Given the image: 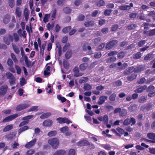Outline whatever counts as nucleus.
I'll use <instances>...</instances> for the list:
<instances>
[{
    "instance_id": "f257e3e1",
    "label": "nucleus",
    "mask_w": 155,
    "mask_h": 155,
    "mask_svg": "<svg viewBox=\"0 0 155 155\" xmlns=\"http://www.w3.org/2000/svg\"><path fill=\"white\" fill-rule=\"evenodd\" d=\"M48 143L54 149H57L59 144V141L58 139L56 138L50 139L48 140Z\"/></svg>"
},
{
    "instance_id": "f03ea898",
    "label": "nucleus",
    "mask_w": 155,
    "mask_h": 155,
    "mask_svg": "<svg viewBox=\"0 0 155 155\" xmlns=\"http://www.w3.org/2000/svg\"><path fill=\"white\" fill-rule=\"evenodd\" d=\"M118 42L117 40L114 39L108 42L106 45L105 48L107 50L111 49L114 46L117 45Z\"/></svg>"
},
{
    "instance_id": "7ed1b4c3",
    "label": "nucleus",
    "mask_w": 155,
    "mask_h": 155,
    "mask_svg": "<svg viewBox=\"0 0 155 155\" xmlns=\"http://www.w3.org/2000/svg\"><path fill=\"white\" fill-rule=\"evenodd\" d=\"M8 87L7 85L4 84L0 87V96H3L7 93Z\"/></svg>"
},
{
    "instance_id": "20e7f679",
    "label": "nucleus",
    "mask_w": 155,
    "mask_h": 155,
    "mask_svg": "<svg viewBox=\"0 0 155 155\" xmlns=\"http://www.w3.org/2000/svg\"><path fill=\"white\" fill-rule=\"evenodd\" d=\"M4 42L7 45H10V41H13V38L12 36L11 35H8L4 36L3 38Z\"/></svg>"
},
{
    "instance_id": "39448f33",
    "label": "nucleus",
    "mask_w": 155,
    "mask_h": 155,
    "mask_svg": "<svg viewBox=\"0 0 155 155\" xmlns=\"http://www.w3.org/2000/svg\"><path fill=\"white\" fill-rule=\"evenodd\" d=\"M56 120L58 121V123L60 124L66 123L69 124V123H72L68 118L66 117H59L56 119Z\"/></svg>"
},
{
    "instance_id": "423d86ee",
    "label": "nucleus",
    "mask_w": 155,
    "mask_h": 155,
    "mask_svg": "<svg viewBox=\"0 0 155 155\" xmlns=\"http://www.w3.org/2000/svg\"><path fill=\"white\" fill-rule=\"evenodd\" d=\"M30 106V104L28 103L20 104L17 107L16 110L17 111H20L27 108Z\"/></svg>"
},
{
    "instance_id": "0eeeda50",
    "label": "nucleus",
    "mask_w": 155,
    "mask_h": 155,
    "mask_svg": "<svg viewBox=\"0 0 155 155\" xmlns=\"http://www.w3.org/2000/svg\"><path fill=\"white\" fill-rule=\"evenodd\" d=\"M83 50L84 51H88V54H93V52L92 51H91V47L88 45L87 44L85 43L82 47Z\"/></svg>"
},
{
    "instance_id": "6e6552de",
    "label": "nucleus",
    "mask_w": 155,
    "mask_h": 155,
    "mask_svg": "<svg viewBox=\"0 0 155 155\" xmlns=\"http://www.w3.org/2000/svg\"><path fill=\"white\" fill-rule=\"evenodd\" d=\"M18 116L17 114H15L13 115H12L5 118L3 120V122H6L12 120L13 119L17 117Z\"/></svg>"
},
{
    "instance_id": "1a4fd4ad",
    "label": "nucleus",
    "mask_w": 155,
    "mask_h": 155,
    "mask_svg": "<svg viewBox=\"0 0 155 155\" xmlns=\"http://www.w3.org/2000/svg\"><path fill=\"white\" fill-rule=\"evenodd\" d=\"M153 104L151 103L147 104L146 106L145 105H143L141 107V109L144 110L145 109L147 111L149 110L150 108L152 107Z\"/></svg>"
},
{
    "instance_id": "9d476101",
    "label": "nucleus",
    "mask_w": 155,
    "mask_h": 155,
    "mask_svg": "<svg viewBox=\"0 0 155 155\" xmlns=\"http://www.w3.org/2000/svg\"><path fill=\"white\" fill-rule=\"evenodd\" d=\"M36 139L34 138L25 145V147L30 148L33 146L36 141Z\"/></svg>"
},
{
    "instance_id": "9b49d317",
    "label": "nucleus",
    "mask_w": 155,
    "mask_h": 155,
    "mask_svg": "<svg viewBox=\"0 0 155 155\" xmlns=\"http://www.w3.org/2000/svg\"><path fill=\"white\" fill-rule=\"evenodd\" d=\"M66 153V151L65 150L60 149L56 151L53 155H64Z\"/></svg>"
},
{
    "instance_id": "f8f14e48",
    "label": "nucleus",
    "mask_w": 155,
    "mask_h": 155,
    "mask_svg": "<svg viewBox=\"0 0 155 155\" xmlns=\"http://www.w3.org/2000/svg\"><path fill=\"white\" fill-rule=\"evenodd\" d=\"M147 88V85H144L143 86L140 87L134 90V92L136 93H141L144 90L146 89Z\"/></svg>"
},
{
    "instance_id": "ddd939ff",
    "label": "nucleus",
    "mask_w": 155,
    "mask_h": 155,
    "mask_svg": "<svg viewBox=\"0 0 155 155\" xmlns=\"http://www.w3.org/2000/svg\"><path fill=\"white\" fill-rule=\"evenodd\" d=\"M107 97L106 96H101L99 98V101L97 102V104L99 105L102 104L107 99Z\"/></svg>"
},
{
    "instance_id": "4468645a",
    "label": "nucleus",
    "mask_w": 155,
    "mask_h": 155,
    "mask_svg": "<svg viewBox=\"0 0 155 155\" xmlns=\"http://www.w3.org/2000/svg\"><path fill=\"white\" fill-rule=\"evenodd\" d=\"M134 67L133 66L130 67L125 70L124 71V74L127 75L130 73H132L133 72H134Z\"/></svg>"
},
{
    "instance_id": "2eb2a0df",
    "label": "nucleus",
    "mask_w": 155,
    "mask_h": 155,
    "mask_svg": "<svg viewBox=\"0 0 155 155\" xmlns=\"http://www.w3.org/2000/svg\"><path fill=\"white\" fill-rule=\"evenodd\" d=\"M73 71L74 73V76L76 77H78L83 75V74L79 72V70L78 67H75L73 69Z\"/></svg>"
},
{
    "instance_id": "dca6fc26",
    "label": "nucleus",
    "mask_w": 155,
    "mask_h": 155,
    "mask_svg": "<svg viewBox=\"0 0 155 155\" xmlns=\"http://www.w3.org/2000/svg\"><path fill=\"white\" fill-rule=\"evenodd\" d=\"M52 121L50 120H47L45 121L43 123V125L44 126L48 127L52 125Z\"/></svg>"
},
{
    "instance_id": "f3484780",
    "label": "nucleus",
    "mask_w": 155,
    "mask_h": 155,
    "mask_svg": "<svg viewBox=\"0 0 155 155\" xmlns=\"http://www.w3.org/2000/svg\"><path fill=\"white\" fill-rule=\"evenodd\" d=\"M137 76V75L135 74H133L131 75H128L127 77V79L128 81H132L135 79Z\"/></svg>"
},
{
    "instance_id": "a211bd4d",
    "label": "nucleus",
    "mask_w": 155,
    "mask_h": 155,
    "mask_svg": "<svg viewBox=\"0 0 155 155\" xmlns=\"http://www.w3.org/2000/svg\"><path fill=\"white\" fill-rule=\"evenodd\" d=\"M88 143V142L86 140H84L78 142L77 144L79 146H82L86 145H87Z\"/></svg>"
},
{
    "instance_id": "6ab92c4d",
    "label": "nucleus",
    "mask_w": 155,
    "mask_h": 155,
    "mask_svg": "<svg viewBox=\"0 0 155 155\" xmlns=\"http://www.w3.org/2000/svg\"><path fill=\"white\" fill-rule=\"evenodd\" d=\"M16 15L18 17L21 16V10L19 7H17L15 11Z\"/></svg>"
},
{
    "instance_id": "aec40b11",
    "label": "nucleus",
    "mask_w": 155,
    "mask_h": 155,
    "mask_svg": "<svg viewBox=\"0 0 155 155\" xmlns=\"http://www.w3.org/2000/svg\"><path fill=\"white\" fill-rule=\"evenodd\" d=\"M147 99L146 96H142L140 97L138 100V101L140 103H143L145 102Z\"/></svg>"
},
{
    "instance_id": "412c9836",
    "label": "nucleus",
    "mask_w": 155,
    "mask_h": 155,
    "mask_svg": "<svg viewBox=\"0 0 155 155\" xmlns=\"http://www.w3.org/2000/svg\"><path fill=\"white\" fill-rule=\"evenodd\" d=\"M88 67V64L87 63H83L79 65V68L81 71H84L86 70Z\"/></svg>"
},
{
    "instance_id": "4be33fe9",
    "label": "nucleus",
    "mask_w": 155,
    "mask_h": 155,
    "mask_svg": "<svg viewBox=\"0 0 155 155\" xmlns=\"http://www.w3.org/2000/svg\"><path fill=\"white\" fill-rule=\"evenodd\" d=\"M13 49L15 52L17 54H18L20 53V50L19 48L14 44H12Z\"/></svg>"
},
{
    "instance_id": "5701e85b",
    "label": "nucleus",
    "mask_w": 155,
    "mask_h": 155,
    "mask_svg": "<svg viewBox=\"0 0 155 155\" xmlns=\"http://www.w3.org/2000/svg\"><path fill=\"white\" fill-rule=\"evenodd\" d=\"M51 115V113L50 112H47L41 115L40 118L41 119H44L49 117Z\"/></svg>"
},
{
    "instance_id": "b1692460",
    "label": "nucleus",
    "mask_w": 155,
    "mask_h": 155,
    "mask_svg": "<svg viewBox=\"0 0 155 155\" xmlns=\"http://www.w3.org/2000/svg\"><path fill=\"white\" fill-rule=\"evenodd\" d=\"M24 15L25 17V20L26 21H27L28 18L29 13L28 10L26 8H25L24 9Z\"/></svg>"
},
{
    "instance_id": "393cba45",
    "label": "nucleus",
    "mask_w": 155,
    "mask_h": 155,
    "mask_svg": "<svg viewBox=\"0 0 155 155\" xmlns=\"http://www.w3.org/2000/svg\"><path fill=\"white\" fill-rule=\"evenodd\" d=\"M128 109L131 112H133L137 110V105L135 104L131 105L129 107Z\"/></svg>"
},
{
    "instance_id": "a878e982",
    "label": "nucleus",
    "mask_w": 155,
    "mask_h": 155,
    "mask_svg": "<svg viewBox=\"0 0 155 155\" xmlns=\"http://www.w3.org/2000/svg\"><path fill=\"white\" fill-rule=\"evenodd\" d=\"M147 136L148 138L155 140V134L152 133H149L147 134Z\"/></svg>"
},
{
    "instance_id": "bb28decb",
    "label": "nucleus",
    "mask_w": 155,
    "mask_h": 155,
    "mask_svg": "<svg viewBox=\"0 0 155 155\" xmlns=\"http://www.w3.org/2000/svg\"><path fill=\"white\" fill-rule=\"evenodd\" d=\"M10 19V16L8 15H5L4 17L3 22L4 23L7 24L9 22Z\"/></svg>"
},
{
    "instance_id": "cd10ccee",
    "label": "nucleus",
    "mask_w": 155,
    "mask_h": 155,
    "mask_svg": "<svg viewBox=\"0 0 155 155\" xmlns=\"http://www.w3.org/2000/svg\"><path fill=\"white\" fill-rule=\"evenodd\" d=\"M119 8L121 10H127L130 9V7L128 5H122L119 6Z\"/></svg>"
},
{
    "instance_id": "c85d7f7f",
    "label": "nucleus",
    "mask_w": 155,
    "mask_h": 155,
    "mask_svg": "<svg viewBox=\"0 0 155 155\" xmlns=\"http://www.w3.org/2000/svg\"><path fill=\"white\" fill-rule=\"evenodd\" d=\"M54 21H53L51 24L50 23L48 24L47 25V28L48 30H50L53 28L54 25Z\"/></svg>"
},
{
    "instance_id": "c756f323",
    "label": "nucleus",
    "mask_w": 155,
    "mask_h": 155,
    "mask_svg": "<svg viewBox=\"0 0 155 155\" xmlns=\"http://www.w3.org/2000/svg\"><path fill=\"white\" fill-rule=\"evenodd\" d=\"M127 111L126 110L123 109L120 111V116L122 117H124L127 114Z\"/></svg>"
},
{
    "instance_id": "7c9ffc66",
    "label": "nucleus",
    "mask_w": 155,
    "mask_h": 155,
    "mask_svg": "<svg viewBox=\"0 0 155 155\" xmlns=\"http://www.w3.org/2000/svg\"><path fill=\"white\" fill-rule=\"evenodd\" d=\"M12 128L13 125H8L4 128L3 131L4 132L7 131L12 129Z\"/></svg>"
},
{
    "instance_id": "2f4dec72",
    "label": "nucleus",
    "mask_w": 155,
    "mask_h": 155,
    "mask_svg": "<svg viewBox=\"0 0 155 155\" xmlns=\"http://www.w3.org/2000/svg\"><path fill=\"white\" fill-rule=\"evenodd\" d=\"M155 80V76L151 78L150 77L148 78L147 81L146 82V84H149L150 83L153 82Z\"/></svg>"
},
{
    "instance_id": "473e14b6",
    "label": "nucleus",
    "mask_w": 155,
    "mask_h": 155,
    "mask_svg": "<svg viewBox=\"0 0 155 155\" xmlns=\"http://www.w3.org/2000/svg\"><path fill=\"white\" fill-rule=\"evenodd\" d=\"M125 54L124 51L120 52L117 54V57L119 59H121L123 58L125 55Z\"/></svg>"
},
{
    "instance_id": "72a5a7b5",
    "label": "nucleus",
    "mask_w": 155,
    "mask_h": 155,
    "mask_svg": "<svg viewBox=\"0 0 155 155\" xmlns=\"http://www.w3.org/2000/svg\"><path fill=\"white\" fill-rule=\"evenodd\" d=\"M146 81V79L144 77H142L139 80H138L137 83L138 84H142L144 83Z\"/></svg>"
},
{
    "instance_id": "f704fd0d",
    "label": "nucleus",
    "mask_w": 155,
    "mask_h": 155,
    "mask_svg": "<svg viewBox=\"0 0 155 155\" xmlns=\"http://www.w3.org/2000/svg\"><path fill=\"white\" fill-rule=\"evenodd\" d=\"M9 6L11 8H13L15 5L14 0H8Z\"/></svg>"
},
{
    "instance_id": "c9c22d12",
    "label": "nucleus",
    "mask_w": 155,
    "mask_h": 155,
    "mask_svg": "<svg viewBox=\"0 0 155 155\" xmlns=\"http://www.w3.org/2000/svg\"><path fill=\"white\" fill-rule=\"evenodd\" d=\"M153 58L152 54H148L144 57V60L147 61L149 60H151Z\"/></svg>"
},
{
    "instance_id": "e433bc0d",
    "label": "nucleus",
    "mask_w": 155,
    "mask_h": 155,
    "mask_svg": "<svg viewBox=\"0 0 155 155\" xmlns=\"http://www.w3.org/2000/svg\"><path fill=\"white\" fill-rule=\"evenodd\" d=\"M50 15V14H47L45 15L44 17L43 21L46 23L48 21V19L49 18Z\"/></svg>"
},
{
    "instance_id": "4c0bfd02",
    "label": "nucleus",
    "mask_w": 155,
    "mask_h": 155,
    "mask_svg": "<svg viewBox=\"0 0 155 155\" xmlns=\"http://www.w3.org/2000/svg\"><path fill=\"white\" fill-rule=\"evenodd\" d=\"M34 117V116L33 115H28L24 117H23L21 119L22 120L26 121L27 120H29L30 119Z\"/></svg>"
},
{
    "instance_id": "58836bf2",
    "label": "nucleus",
    "mask_w": 155,
    "mask_h": 155,
    "mask_svg": "<svg viewBox=\"0 0 155 155\" xmlns=\"http://www.w3.org/2000/svg\"><path fill=\"white\" fill-rule=\"evenodd\" d=\"M119 28V26L117 24L113 25L111 28V31H116Z\"/></svg>"
},
{
    "instance_id": "ea45409f",
    "label": "nucleus",
    "mask_w": 155,
    "mask_h": 155,
    "mask_svg": "<svg viewBox=\"0 0 155 155\" xmlns=\"http://www.w3.org/2000/svg\"><path fill=\"white\" fill-rule=\"evenodd\" d=\"M57 134V132L55 130L51 131L48 133V135L49 137H52L55 136Z\"/></svg>"
},
{
    "instance_id": "a19ab883",
    "label": "nucleus",
    "mask_w": 155,
    "mask_h": 155,
    "mask_svg": "<svg viewBox=\"0 0 155 155\" xmlns=\"http://www.w3.org/2000/svg\"><path fill=\"white\" fill-rule=\"evenodd\" d=\"M143 68L142 67H137L136 68H134V72H139L143 71Z\"/></svg>"
},
{
    "instance_id": "79ce46f5",
    "label": "nucleus",
    "mask_w": 155,
    "mask_h": 155,
    "mask_svg": "<svg viewBox=\"0 0 155 155\" xmlns=\"http://www.w3.org/2000/svg\"><path fill=\"white\" fill-rule=\"evenodd\" d=\"M84 89L86 90H89L91 89V86L88 84H86L84 85Z\"/></svg>"
},
{
    "instance_id": "37998d69",
    "label": "nucleus",
    "mask_w": 155,
    "mask_h": 155,
    "mask_svg": "<svg viewBox=\"0 0 155 155\" xmlns=\"http://www.w3.org/2000/svg\"><path fill=\"white\" fill-rule=\"evenodd\" d=\"M134 58L136 59L140 58L141 56V54L140 52H138L134 55Z\"/></svg>"
},
{
    "instance_id": "c03bdc74",
    "label": "nucleus",
    "mask_w": 155,
    "mask_h": 155,
    "mask_svg": "<svg viewBox=\"0 0 155 155\" xmlns=\"http://www.w3.org/2000/svg\"><path fill=\"white\" fill-rule=\"evenodd\" d=\"M130 119L129 118L126 119L123 122V124L125 126H127L130 124Z\"/></svg>"
},
{
    "instance_id": "a18cd8bd",
    "label": "nucleus",
    "mask_w": 155,
    "mask_h": 155,
    "mask_svg": "<svg viewBox=\"0 0 155 155\" xmlns=\"http://www.w3.org/2000/svg\"><path fill=\"white\" fill-rule=\"evenodd\" d=\"M71 28V27L70 26L66 27L62 29V31L64 33H67Z\"/></svg>"
},
{
    "instance_id": "49530a36",
    "label": "nucleus",
    "mask_w": 155,
    "mask_h": 155,
    "mask_svg": "<svg viewBox=\"0 0 155 155\" xmlns=\"http://www.w3.org/2000/svg\"><path fill=\"white\" fill-rule=\"evenodd\" d=\"M94 24V23L92 21H90L88 22H85L84 23V25L87 27L89 26H91L93 25Z\"/></svg>"
},
{
    "instance_id": "de8ad7c7",
    "label": "nucleus",
    "mask_w": 155,
    "mask_h": 155,
    "mask_svg": "<svg viewBox=\"0 0 155 155\" xmlns=\"http://www.w3.org/2000/svg\"><path fill=\"white\" fill-rule=\"evenodd\" d=\"M116 94L115 93H113L109 97V100L111 101H114L115 100Z\"/></svg>"
},
{
    "instance_id": "09e8293b",
    "label": "nucleus",
    "mask_w": 155,
    "mask_h": 155,
    "mask_svg": "<svg viewBox=\"0 0 155 155\" xmlns=\"http://www.w3.org/2000/svg\"><path fill=\"white\" fill-rule=\"evenodd\" d=\"M6 75L7 78L9 80L15 77L12 74L9 72H7Z\"/></svg>"
},
{
    "instance_id": "8fccbe9b",
    "label": "nucleus",
    "mask_w": 155,
    "mask_h": 155,
    "mask_svg": "<svg viewBox=\"0 0 155 155\" xmlns=\"http://www.w3.org/2000/svg\"><path fill=\"white\" fill-rule=\"evenodd\" d=\"M11 56L12 59L14 61L15 63H17L18 62V60L16 58L15 55L13 53H11Z\"/></svg>"
},
{
    "instance_id": "3c124183",
    "label": "nucleus",
    "mask_w": 155,
    "mask_h": 155,
    "mask_svg": "<svg viewBox=\"0 0 155 155\" xmlns=\"http://www.w3.org/2000/svg\"><path fill=\"white\" fill-rule=\"evenodd\" d=\"M68 128L67 126H65L59 129V130L61 132L64 133L65 132L68 131Z\"/></svg>"
},
{
    "instance_id": "603ef678",
    "label": "nucleus",
    "mask_w": 155,
    "mask_h": 155,
    "mask_svg": "<svg viewBox=\"0 0 155 155\" xmlns=\"http://www.w3.org/2000/svg\"><path fill=\"white\" fill-rule=\"evenodd\" d=\"M128 66V64L127 63H124L122 64L121 66L119 67V69L120 70H123L127 68Z\"/></svg>"
},
{
    "instance_id": "864d4df0",
    "label": "nucleus",
    "mask_w": 155,
    "mask_h": 155,
    "mask_svg": "<svg viewBox=\"0 0 155 155\" xmlns=\"http://www.w3.org/2000/svg\"><path fill=\"white\" fill-rule=\"evenodd\" d=\"M146 42V41L145 40L140 41L138 42V46L139 47H142Z\"/></svg>"
},
{
    "instance_id": "5fc2aeb1",
    "label": "nucleus",
    "mask_w": 155,
    "mask_h": 155,
    "mask_svg": "<svg viewBox=\"0 0 155 155\" xmlns=\"http://www.w3.org/2000/svg\"><path fill=\"white\" fill-rule=\"evenodd\" d=\"M135 44L134 43H132V44H130V45L128 46L126 48V50H128L129 49H131L132 48H134L135 47Z\"/></svg>"
},
{
    "instance_id": "6e6d98bb",
    "label": "nucleus",
    "mask_w": 155,
    "mask_h": 155,
    "mask_svg": "<svg viewBox=\"0 0 155 155\" xmlns=\"http://www.w3.org/2000/svg\"><path fill=\"white\" fill-rule=\"evenodd\" d=\"M28 126H24L21 128L19 130V133H21V132L25 131V130H28Z\"/></svg>"
},
{
    "instance_id": "4d7b16f0",
    "label": "nucleus",
    "mask_w": 155,
    "mask_h": 155,
    "mask_svg": "<svg viewBox=\"0 0 155 155\" xmlns=\"http://www.w3.org/2000/svg\"><path fill=\"white\" fill-rule=\"evenodd\" d=\"M50 67L49 66H48L47 67L46 70L44 71V74L45 75H48L49 72H48L49 71H50Z\"/></svg>"
},
{
    "instance_id": "13d9d810",
    "label": "nucleus",
    "mask_w": 155,
    "mask_h": 155,
    "mask_svg": "<svg viewBox=\"0 0 155 155\" xmlns=\"http://www.w3.org/2000/svg\"><path fill=\"white\" fill-rule=\"evenodd\" d=\"M136 26L135 24H130L127 26V28L129 30H132L135 28Z\"/></svg>"
},
{
    "instance_id": "bf43d9fd",
    "label": "nucleus",
    "mask_w": 155,
    "mask_h": 155,
    "mask_svg": "<svg viewBox=\"0 0 155 155\" xmlns=\"http://www.w3.org/2000/svg\"><path fill=\"white\" fill-rule=\"evenodd\" d=\"M20 84L21 86H23L26 83V81L24 78H22L20 79Z\"/></svg>"
},
{
    "instance_id": "052dcab7",
    "label": "nucleus",
    "mask_w": 155,
    "mask_h": 155,
    "mask_svg": "<svg viewBox=\"0 0 155 155\" xmlns=\"http://www.w3.org/2000/svg\"><path fill=\"white\" fill-rule=\"evenodd\" d=\"M13 37L14 38V40L15 42H17L19 40V36L16 33H14L13 35Z\"/></svg>"
},
{
    "instance_id": "680f3d73",
    "label": "nucleus",
    "mask_w": 155,
    "mask_h": 155,
    "mask_svg": "<svg viewBox=\"0 0 155 155\" xmlns=\"http://www.w3.org/2000/svg\"><path fill=\"white\" fill-rule=\"evenodd\" d=\"M105 4V2L103 0H100L97 2V6H104Z\"/></svg>"
},
{
    "instance_id": "e2e57ef3",
    "label": "nucleus",
    "mask_w": 155,
    "mask_h": 155,
    "mask_svg": "<svg viewBox=\"0 0 155 155\" xmlns=\"http://www.w3.org/2000/svg\"><path fill=\"white\" fill-rule=\"evenodd\" d=\"M112 10L110 9H106L104 12V14L105 15L109 16Z\"/></svg>"
},
{
    "instance_id": "0e129e2a",
    "label": "nucleus",
    "mask_w": 155,
    "mask_h": 155,
    "mask_svg": "<svg viewBox=\"0 0 155 155\" xmlns=\"http://www.w3.org/2000/svg\"><path fill=\"white\" fill-rule=\"evenodd\" d=\"M63 11L64 13L68 14L71 12V10L68 7H65L64 8Z\"/></svg>"
},
{
    "instance_id": "69168bd1",
    "label": "nucleus",
    "mask_w": 155,
    "mask_h": 155,
    "mask_svg": "<svg viewBox=\"0 0 155 155\" xmlns=\"http://www.w3.org/2000/svg\"><path fill=\"white\" fill-rule=\"evenodd\" d=\"M155 35V28L149 31L148 36H151Z\"/></svg>"
},
{
    "instance_id": "338daca9",
    "label": "nucleus",
    "mask_w": 155,
    "mask_h": 155,
    "mask_svg": "<svg viewBox=\"0 0 155 155\" xmlns=\"http://www.w3.org/2000/svg\"><path fill=\"white\" fill-rule=\"evenodd\" d=\"M147 15L149 17H155V12L154 11H150Z\"/></svg>"
},
{
    "instance_id": "774afa93",
    "label": "nucleus",
    "mask_w": 155,
    "mask_h": 155,
    "mask_svg": "<svg viewBox=\"0 0 155 155\" xmlns=\"http://www.w3.org/2000/svg\"><path fill=\"white\" fill-rule=\"evenodd\" d=\"M35 152V151L33 150H30L28 151L26 153V155H32Z\"/></svg>"
}]
</instances>
